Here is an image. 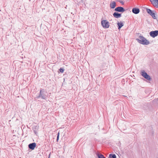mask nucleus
Segmentation results:
<instances>
[{
	"mask_svg": "<svg viewBox=\"0 0 158 158\" xmlns=\"http://www.w3.org/2000/svg\"><path fill=\"white\" fill-rule=\"evenodd\" d=\"M136 40L138 42L143 45H147L150 43L149 41L143 36H140L139 39H137Z\"/></svg>",
	"mask_w": 158,
	"mask_h": 158,
	"instance_id": "1",
	"label": "nucleus"
},
{
	"mask_svg": "<svg viewBox=\"0 0 158 158\" xmlns=\"http://www.w3.org/2000/svg\"><path fill=\"white\" fill-rule=\"evenodd\" d=\"M47 93L41 89L40 90L39 96H37L36 98L37 99L41 98L42 99L46 100L47 99Z\"/></svg>",
	"mask_w": 158,
	"mask_h": 158,
	"instance_id": "2",
	"label": "nucleus"
},
{
	"mask_svg": "<svg viewBox=\"0 0 158 158\" xmlns=\"http://www.w3.org/2000/svg\"><path fill=\"white\" fill-rule=\"evenodd\" d=\"M140 74L142 76L148 81H150L151 80V78L150 76L144 70H141L140 71Z\"/></svg>",
	"mask_w": 158,
	"mask_h": 158,
	"instance_id": "3",
	"label": "nucleus"
},
{
	"mask_svg": "<svg viewBox=\"0 0 158 158\" xmlns=\"http://www.w3.org/2000/svg\"><path fill=\"white\" fill-rule=\"evenodd\" d=\"M101 24L104 28H108L109 27V22L105 20H103L101 21Z\"/></svg>",
	"mask_w": 158,
	"mask_h": 158,
	"instance_id": "4",
	"label": "nucleus"
},
{
	"mask_svg": "<svg viewBox=\"0 0 158 158\" xmlns=\"http://www.w3.org/2000/svg\"><path fill=\"white\" fill-rule=\"evenodd\" d=\"M150 35L153 38L155 37L158 35V31L156 30L151 31L150 32Z\"/></svg>",
	"mask_w": 158,
	"mask_h": 158,
	"instance_id": "5",
	"label": "nucleus"
},
{
	"mask_svg": "<svg viewBox=\"0 0 158 158\" xmlns=\"http://www.w3.org/2000/svg\"><path fill=\"white\" fill-rule=\"evenodd\" d=\"M150 1L154 6L158 8V0H150Z\"/></svg>",
	"mask_w": 158,
	"mask_h": 158,
	"instance_id": "6",
	"label": "nucleus"
},
{
	"mask_svg": "<svg viewBox=\"0 0 158 158\" xmlns=\"http://www.w3.org/2000/svg\"><path fill=\"white\" fill-rule=\"evenodd\" d=\"M115 10L119 12H123L125 11V10L123 7L119 6L115 8Z\"/></svg>",
	"mask_w": 158,
	"mask_h": 158,
	"instance_id": "7",
	"label": "nucleus"
},
{
	"mask_svg": "<svg viewBox=\"0 0 158 158\" xmlns=\"http://www.w3.org/2000/svg\"><path fill=\"white\" fill-rule=\"evenodd\" d=\"M36 146V144L35 143H33L29 144L28 145V148L29 149L33 150Z\"/></svg>",
	"mask_w": 158,
	"mask_h": 158,
	"instance_id": "8",
	"label": "nucleus"
},
{
	"mask_svg": "<svg viewBox=\"0 0 158 158\" xmlns=\"http://www.w3.org/2000/svg\"><path fill=\"white\" fill-rule=\"evenodd\" d=\"M139 11V9L137 8H133L132 9V12L135 14H138Z\"/></svg>",
	"mask_w": 158,
	"mask_h": 158,
	"instance_id": "9",
	"label": "nucleus"
},
{
	"mask_svg": "<svg viewBox=\"0 0 158 158\" xmlns=\"http://www.w3.org/2000/svg\"><path fill=\"white\" fill-rule=\"evenodd\" d=\"M113 16L116 18H118L121 16V14L118 12H115L113 14Z\"/></svg>",
	"mask_w": 158,
	"mask_h": 158,
	"instance_id": "10",
	"label": "nucleus"
},
{
	"mask_svg": "<svg viewBox=\"0 0 158 158\" xmlns=\"http://www.w3.org/2000/svg\"><path fill=\"white\" fill-rule=\"evenodd\" d=\"M116 3L114 1H113L110 4V7L111 8H114L116 6Z\"/></svg>",
	"mask_w": 158,
	"mask_h": 158,
	"instance_id": "11",
	"label": "nucleus"
},
{
	"mask_svg": "<svg viewBox=\"0 0 158 158\" xmlns=\"http://www.w3.org/2000/svg\"><path fill=\"white\" fill-rule=\"evenodd\" d=\"M117 24L118 27V30H120L121 28L124 25L121 22H118L117 23Z\"/></svg>",
	"mask_w": 158,
	"mask_h": 158,
	"instance_id": "12",
	"label": "nucleus"
},
{
	"mask_svg": "<svg viewBox=\"0 0 158 158\" xmlns=\"http://www.w3.org/2000/svg\"><path fill=\"white\" fill-rule=\"evenodd\" d=\"M150 15H151L152 17L153 18V19H156V17L155 16V13L153 12V11H152V12L150 14Z\"/></svg>",
	"mask_w": 158,
	"mask_h": 158,
	"instance_id": "13",
	"label": "nucleus"
},
{
	"mask_svg": "<svg viewBox=\"0 0 158 158\" xmlns=\"http://www.w3.org/2000/svg\"><path fill=\"white\" fill-rule=\"evenodd\" d=\"M116 157L115 154H110L109 155L108 158H116Z\"/></svg>",
	"mask_w": 158,
	"mask_h": 158,
	"instance_id": "14",
	"label": "nucleus"
},
{
	"mask_svg": "<svg viewBox=\"0 0 158 158\" xmlns=\"http://www.w3.org/2000/svg\"><path fill=\"white\" fill-rule=\"evenodd\" d=\"M97 155L98 157V158H106L102 154H99V153H97Z\"/></svg>",
	"mask_w": 158,
	"mask_h": 158,
	"instance_id": "15",
	"label": "nucleus"
},
{
	"mask_svg": "<svg viewBox=\"0 0 158 158\" xmlns=\"http://www.w3.org/2000/svg\"><path fill=\"white\" fill-rule=\"evenodd\" d=\"M146 11H147V12L149 15L152 12V11L151 10H150V9H148V8L147 9Z\"/></svg>",
	"mask_w": 158,
	"mask_h": 158,
	"instance_id": "16",
	"label": "nucleus"
},
{
	"mask_svg": "<svg viewBox=\"0 0 158 158\" xmlns=\"http://www.w3.org/2000/svg\"><path fill=\"white\" fill-rule=\"evenodd\" d=\"M59 70H60V72H61V73H63V72H64V69L62 68H60L59 69Z\"/></svg>",
	"mask_w": 158,
	"mask_h": 158,
	"instance_id": "17",
	"label": "nucleus"
},
{
	"mask_svg": "<svg viewBox=\"0 0 158 158\" xmlns=\"http://www.w3.org/2000/svg\"><path fill=\"white\" fill-rule=\"evenodd\" d=\"M59 134H60L59 132H58L57 133V139H56L57 141H58L59 139Z\"/></svg>",
	"mask_w": 158,
	"mask_h": 158,
	"instance_id": "18",
	"label": "nucleus"
},
{
	"mask_svg": "<svg viewBox=\"0 0 158 158\" xmlns=\"http://www.w3.org/2000/svg\"><path fill=\"white\" fill-rule=\"evenodd\" d=\"M119 2L123 5L124 4V2L122 1H119Z\"/></svg>",
	"mask_w": 158,
	"mask_h": 158,
	"instance_id": "19",
	"label": "nucleus"
},
{
	"mask_svg": "<svg viewBox=\"0 0 158 158\" xmlns=\"http://www.w3.org/2000/svg\"><path fill=\"white\" fill-rule=\"evenodd\" d=\"M50 154H49V156H48V158H50Z\"/></svg>",
	"mask_w": 158,
	"mask_h": 158,
	"instance_id": "20",
	"label": "nucleus"
},
{
	"mask_svg": "<svg viewBox=\"0 0 158 158\" xmlns=\"http://www.w3.org/2000/svg\"><path fill=\"white\" fill-rule=\"evenodd\" d=\"M157 100H158V98L157 99Z\"/></svg>",
	"mask_w": 158,
	"mask_h": 158,
	"instance_id": "21",
	"label": "nucleus"
}]
</instances>
